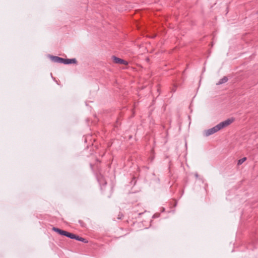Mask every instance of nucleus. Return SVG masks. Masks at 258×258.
Returning a JSON list of instances; mask_svg holds the SVG:
<instances>
[{
  "label": "nucleus",
  "instance_id": "0eeeda50",
  "mask_svg": "<svg viewBox=\"0 0 258 258\" xmlns=\"http://www.w3.org/2000/svg\"><path fill=\"white\" fill-rule=\"evenodd\" d=\"M246 160V158L243 157V158L238 160L237 161H245Z\"/></svg>",
  "mask_w": 258,
  "mask_h": 258
},
{
  "label": "nucleus",
  "instance_id": "6e6552de",
  "mask_svg": "<svg viewBox=\"0 0 258 258\" xmlns=\"http://www.w3.org/2000/svg\"><path fill=\"white\" fill-rule=\"evenodd\" d=\"M122 217H123V214H119L118 215V218H118V219H121V218H122Z\"/></svg>",
  "mask_w": 258,
  "mask_h": 258
},
{
  "label": "nucleus",
  "instance_id": "7ed1b4c3",
  "mask_svg": "<svg viewBox=\"0 0 258 258\" xmlns=\"http://www.w3.org/2000/svg\"><path fill=\"white\" fill-rule=\"evenodd\" d=\"M50 58L53 62L59 63L69 64L77 63V60L76 58L65 59L56 56H50Z\"/></svg>",
  "mask_w": 258,
  "mask_h": 258
},
{
  "label": "nucleus",
  "instance_id": "20e7f679",
  "mask_svg": "<svg viewBox=\"0 0 258 258\" xmlns=\"http://www.w3.org/2000/svg\"><path fill=\"white\" fill-rule=\"evenodd\" d=\"M112 58L113 62L115 63L123 64L124 65H127L128 64V62L120 58L117 57L115 56H113Z\"/></svg>",
  "mask_w": 258,
  "mask_h": 258
},
{
  "label": "nucleus",
  "instance_id": "9b49d317",
  "mask_svg": "<svg viewBox=\"0 0 258 258\" xmlns=\"http://www.w3.org/2000/svg\"><path fill=\"white\" fill-rule=\"evenodd\" d=\"M137 201V200L136 199L134 202H136Z\"/></svg>",
  "mask_w": 258,
  "mask_h": 258
},
{
  "label": "nucleus",
  "instance_id": "423d86ee",
  "mask_svg": "<svg viewBox=\"0 0 258 258\" xmlns=\"http://www.w3.org/2000/svg\"><path fill=\"white\" fill-rule=\"evenodd\" d=\"M79 222L82 227H83L85 226V224L83 221L80 220H79Z\"/></svg>",
  "mask_w": 258,
  "mask_h": 258
},
{
  "label": "nucleus",
  "instance_id": "39448f33",
  "mask_svg": "<svg viewBox=\"0 0 258 258\" xmlns=\"http://www.w3.org/2000/svg\"><path fill=\"white\" fill-rule=\"evenodd\" d=\"M228 81V78L226 77H224L221 79L217 83V85H220L226 83Z\"/></svg>",
  "mask_w": 258,
  "mask_h": 258
},
{
  "label": "nucleus",
  "instance_id": "1a4fd4ad",
  "mask_svg": "<svg viewBox=\"0 0 258 258\" xmlns=\"http://www.w3.org/2000/svg\"><path fill=\"white\" fill-rule=\"evenodd\" d=\"M134 197H135V195H134L133 194H131V195L129 196V198H133Z\"/></svg>",
  "mask_w": 258,
  "mask_h": 258
},
{
  "label": "nucleus",
  "instance_id": "f257e3e1",
  "mask_svg": "<svg viewBox=\"0 0 258 258\" xmlns=\"http://www.w3.org/2000/svg\"><path fill=\"white\" fill-rule=\"evenodd\" d=\"M234 119L233 118H228L222 122H220L219 124L215 126L214 127L210 129L205 130L203 132V134L205 137H208L211 135H213L221 129L227 127L234 121Z\"/></svg>",
  "mask_w": 258,
  "mask_h": 258
},
{
  "label": "nucleus",
  "instance_id": "f03ea898",
  "mask_svg": "<svg viewBox=\"0 0 258 258\" xmlns=\"http://www.w3.org/2000/svg\"><path fill=\"white\" fill-rule=\"evenodd\" d=\"M52 230L60 235L64 236L71 239H76L78 241H80L85 243L88 242V241L84 238L80 237L79 235L75 234L73 233L69 232L67 231L63 230L58 228L53 227L52 228Z\"/></svg>",
  "mask_w": 258,
  "mask_h": 258
},
{
  "label": "nucleus",
  "instance_id": "9d476101",
  "mask_svg": "<svg viewBox=\"0 0 258 258\" xmlns=\"http://www.w3.org/2000/svg\"><path fill=\"white\" fill-rule=\"evenodd\" d=\"M237 165L239 166L243 163V162H237Z\"/></svg>",
  "mask_w": 258,
  "mask_h": 258
}]
</instances>
